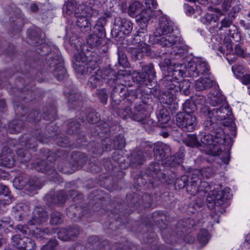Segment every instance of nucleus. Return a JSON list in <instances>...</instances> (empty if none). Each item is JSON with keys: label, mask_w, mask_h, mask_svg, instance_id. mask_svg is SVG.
<instances>
[{"label": "nucleus", "mask_w": 250, "mask_h": 250, "mask_svg": "<svg viewBox=\"0 0 250 250\" xmlns=\"http://www.w3.org/2000/svg\"><path fill=\"white\" fill-rule=\"evenodd\" d=\"M118 126L117 124H113L108 120L96 125L92 129L94 135H98L100 138H104L101 143L97 142L91 146V151L96 155H101L104 151H110L111 148L114 149H121L125 147V142L123 134H119L111 139L109 137L114 133Z\"/></svg>", "instance_id": "nucleus-1"}, {"label": "nucleus", "mask_w": 250, "mask_h": 250, "mask_svg": "<svg viewBox=\"0 0 250 250\" xmlns=\"http://www.w3.org/2000/svg\"><path fill=\"white\" fill-rule=\"evenodd\" d=\"M81 47L82 51L76 53L74 56L75 67L83 75L91 74V76L88 79L87 86L92 89H95L103 84L101 72L98 68V61L96 59L93 60L87 56L84 52V50H88L86 45Z\"/></svg>", "instance_id": "nucleus-2"}, {"label": "nucleus", "mask_w": 250, "mask_h": 250, "mask_svg": "<svg viewBox=\"0 0 250 250\" xmlns=\"http://www.w3.org/2000/svg\"><path fill=\"white\" fill-rule=\"evenodd\" d=\"M151 91H147V93L143 94V90L136 89L131 92V98H129L130 104L134 103L133 110L132 111L129 106L123 108L118 109L117 113L119 116L124 119H130L132 121L138 122H143L147 116V110L149 107V93Z\"/></svg>", "instance_id": "nucleus-3"}, {"label": "nucleus", "mask_w": 250, "mask_h": 250, "mask_svg": "<svg viewBox=\"0 0 250 250\" xmlns=\"http://www.w3.org/2000/svg\"><path fill=\"white\" fill-rule=\"evenodd\" d=\"M41 130L37 129L32 132V135H25L19 139V144L21 147L17 150L18 156L21 158V163H26L29 162L31 158V154L28 152L26 148H33L37 145V142L45 143L47 142V137L41 135Z\"/></svg>", "instance_id": "nucleus-4"}, {"label": "nucleus", "mask_w": 250, "mask_h": 250, "mask_svg": "<svg viewBox=\"0 0 250 250\" xmlns=\"http://www.w3.org/2000/svg\"><path fill=\"white\" fill-rule=\"evenodd\" d=\"M154 159L161 162L164 167H173L181 162V158L171 155L169 146L163 143H158L153 146Z\"/></svg>", "instance_id": "nucleus-5"}, {"label": "nucleus", "mask_w": 250, "mask_h": 250, "mask_svg": "<svg viewBox=\"0 0 250 250\" xmlns=\"http://www.w3.org/2000/svg\"><path fill=\"white\" fill-rule=\"evenodd\" d=\"M230 190L229 188H225L220 190L213 189L207 197V204L208 207L213 208L215 206L223 205L227 200L231 197V195L229 193Z\"/></svg>", "instance_id": "nucleus-6"}, {"label": "nucleus", "mask_w": 250, "mask_h": 250, "mask_svg": "<svg viewBox=\"0 0 250 250\" xmlns=\"http://www.w3.org/2000/svg\"><path fill=\"white\" fill-rule=\"evenodd\" d=\"M47 65L51 67H55L52 70L54 76L59 81L63 80L66 77V70L61 56L58 53H51L47 59Z\"/></svg>", "instance_id": "nucleus-7"}, {"label": "nucleus", "mask_w": 250, "mask_h": 250, "mask_svg": "<svg viewBox=\"0 0 250 250\" xmlns=\"http://www.w3.org/2000/svg\"><path fill=\"white\" fill-rule=\"evenodd\" d=\"M200 173L199 171L196 170L188 175L190 181L187 184L186 188L187 192L192 195H195L199 192L205 193L210 188L208 183L201 181L199 177Z\"/></svg>", "instance_id": "nucleus-8"}, {"label": "nucleus", "mask_w": 250, "mask_h": 250, "mask_svg": "<svg viewBox=\"0 0 250 250\" xmlns=\"http://www.w3.org/2000/svg\"><path fill=\"white\" fill-rule=\"evenodd\" d=\"M14 187L18 189L25 188L26 191H34L40 189L42 184L36 178L29 179L25 174L16 177L13 180Z\"/></svg>", "instance_id": "nucleus-9"}, {"label": "nucleus", "mask_w": 250, "mask_h": 250, "mask_svg": "<svg viewBox=\"0 0 250 250\" xmlns=\"http://www.w3.org/2000/svg\"><path fill=\"white\" fill-rule=\"evenodd\" d=\"M188 73L191 77H197L199 75H207L210 67L208 63L200 58L189 61L187 64Z\"/></svg>", "instance_id": "nucleus-10"}, {"label": "nucleus", "mask_w": 250, "mask_h": 250, "mask_svg": "<svg viewBox=\"0 0 250 250\" xmlns=\"http://www.w3.org/2000/svg\"><path fill=\"white\" fill-rule=\"evenodd\" d=\"M176 122L179 127L188 132L193 131L197 126V118L194 113L178 112L176 115Z\"/></svg>", "instance_id": "nucleus-11"}, {"label": "nucleus", "mask_w": 250, "mask_h": 250, "mask_svg": "<svg viewBox=\"0 0 250 250\" xmlns=\"http://www.w3.org/2000/svg\"><path fill=\"white\" fill-rule=\"evenodd\" d=\"M201 146H206L209 156H217L222 152L220 146L216 145L212 134H201L199 136Z\"/></svg>", "instance_id": "nucleus-12"}, {"label": "nucleus", "mask_w": 250, "mask_h": 250, "mask_svg": "<svg viewBox=\"0 0 250 250\" xmlns=\"http://www.w3.org/2000/svg\"><path fill=\"white\" fill-rule=\"evenodd\" d=\"M201 114L204 115L213 116L218 122L223 121L228 116L231 115V111L227 105L221 106L219 108L213 109L209 108L207 106H203L201 108Z\"/></svg>", "instance_id": "nucleus-13"}, {"label": "nucleus", "mask_w": 250, "mask_h": 250, "mask_svg": "<svg viewBox=\"0 0 250 250\" xmlns=\"http://www.w3.org/2000/svg\"><path fill=\"white\" fill-rule=\"evenodd\" d=\"M136 89L129 91L127 88L122 83H118L113 86L111 91V98L112 101L116 104L120 103L125 98L127 102L130 103L129 98H131L130 93Z\"/></svg>", "instance_id": "nucleus-14"}, {"label": "nucleus", "mask_w": 250, "mask_h": 250, "mask_svg": "<svg viewBox=\"0 0 250 250\" xmlns=\"http://www.w3.org/2000/svg\"><path fill=\"white\" fill-rule=\"evenodd\" d=\"M235 17L234 15L230 14L229 17H225L222 19L218 27V33L225 37L229 36L234 38L236 27L233 24V21Z\"/></svg>", "instance_id": "nucleus-15"}, {"label": "nucleus", "mask_w": 250, "mask_h": 250, "mask_svg": "<svg viewBox=\"0 0 250 250\" xmlns=\"http://www.w3.org/2000/svg\"><path fill=\"white\" fill-rule=\"evenodd\" d=\"M127 46L126 50L129 54L132 60L134 61L142 59L144 55L149 56L151 54L150 47L147 44H142V46Z\"/></svg>", "instance_id": "nucleus-16"}, {"label": "nucleus", "mask_w": 250, "mask_h": 250, "mask_svg": "<svg viewBox=\"0 0 250 250\" xmlns=\"http://www.w3.org/2000/svg\"><path fill=\"white\" fill-rule=\"evenodd\" d=\"M100 71L101 72L103 82L104 81L111 86L116 83L118 80L122 79L124 76L123 74L120 73L119 72H116V71L109 67L100 69Z\"/></svg>", "instance_id": "nucleus-17"}, {"label": "nucleus", "mask_w": 250, "mask_h": 250, "mask_svg": "<svg viewBox=\"0 0 250 250\" xmlns=\"http://www.w3.org/2000/svg\"><path fill=\"white\" fill-rule=\"evenodd\" d=\"M114 28L112 31V34L113 33L116 34V31L118 30L122 32L125 35L129 34L133 28V23L129 20L120 17H117L114 20Z\"/></svg>", "instance_id": "nucleus-18"}, {"label": "nucleus", "mask_w": 250, "mask_h": 250, "mask_svg": "<svg viewBox=\"0 0 250 250\" xmlns=\"http://www.w3.org/2000/svg\"><path fill=\"white\" fill-rule=\"evenodd\" d=\"M66 214L75 222L80 221L83 217H88L89 216L85 208L75 205H71L66 209Z\"/></svg>", "instance_id": "nucleus-19"}, {"label": "nucleus", "mask_w": 250, "mask_h": 250, "mask_svg": "<svg viewBox=\"0 0 250 250\" xmlns=\"http://www.w3.org/2000/svg\"><path fill=\"white\" fill-rule=\"evenodd\" d=\"M173 30L172 24L166 17L159 18L158 26L154 32L155 37H161L162 35L171 34Z\"/></svg>", "instance_id": "nucleus-20"}, {"label": "nucleus", "mask_w": 250, "mask_h": 250, "mask_svg": "<svg viewBox=\"0 0 250 250\" xmlns=\"http://www.w3.org/2000/svg\"><path fill=\"white\" fill-rule=\"evenodd\" d=\"M87 44L91 48H96L101 51L105 52L107 47L105 45L104 39L99 36L96 33L89 35L86 39Z\"/></svg>", "instance_id": "nucleus-21"}, {"label": "nucleus", "mask_w": 250, "mask_h": 250, "mask_svg": "<svg viewBox=\"0 0 250 250\" xmlns=\"http://www.w3.org/2000/svg\"><path fill=\"white\" fill-rule=\"evenodd\" d=\"M14 163L13 152L8 147H3L0 154V166L10 168Z\"/></svg>", "instance_id": "nucleus-22"}, {"label": "nucleus", "mask_w": 250, "mask_h": 250, "mask_svg": "<svg viewBox=\"0 0 250 250\" xmlns=\"http://www.w3.org/2000/svg\"><path fill=\"white\" fill-rule=\"evenodd\" d=\"M47 214L42 208L36 207L33 212V216L28 221V224L31 226L41 225L47 220Z\"/></svg>", "instance_id": "nucleus-23"}, {"label": "nucleus", "mask_w": 250, "mask_h": 250, "mask_svg": "<svg viewBox=\"0 0 250 250\" xmlns=\"http://www.w3.org/2000/svg\"><path fill=\"white\" fill-rule=\"evenodd\" d=\"M160 101L164 107L169 108L171 111L177 110L178 108L175 94L172 92L165 91L162 96Z\"/></svg>", "instance_id": "nucleus-24"}, {"label": "nucleus", "mask_w": 250, "mask_h": 250, "mask_svg": "<svg viewBox=\"0 0 250 250\" xmlns=\"http://www.w3.org/2000/svg\"><path fill=\"white\" fill-rule=\"evenodd\" d=\"M64 93L68 98L69 106L71 107L75 108L82 104V103L80 101V94L76 88L66 87Z\"/></svg>", "instance_id": "nucleus-25"}, {"label": "nucleus", "mask_w": 250, "mask_h": 250, "mask_svg": "<svg viewBox=\"0 0 250 250\" xmlns=\"http://www.w3.org/2000/svg\"><path fill=\"white\" fill-rule=\"evenodd\" d=\"M162 36L156 39V41L157 43L163 47H178V44L180 43V38L173 34L172 35L171 33L162 35Z\"/></svg>", "instance_id": "nucleus-26"}, {"label": "nucleus", "mask_w": 250, "mask_h": 250, "mask_svg": "<svg viewBox=\"0 0 250 250\" xmlns=\"http://www.w3.org/2000/svg\"><path fill=\"white\" fill-rule=\"evenodd\" d=\"M145 173L146 177H149L155 181L157 185V182L161 181L163 177V174L161 171L160 162L156 161L150 164Z\"/></svg>", "instance_id": "nucleus-27"}, {"label": "nucleus", "mask_w": 250, "mask_h": 250, "mask_svg": "<svg viewBox=\"0 0 250 250\" xmlns=\"http://www.w3.org/2000/svg\"><path fill=\"white\" fill-rule=\"evenodd\" d=\"M28 43L33 46L44 43V35L39 28L31 29L28 32Z\"/></svg>", "instance_id": "nucleus-28"}, {"label": "nucleus", "mask_w": 250, "mask_h": 250, "mask_svg": "<svg viewBox=\"0 0 250 250\" xmlns=\"http://www.w3.org/2000/svg\"><path fill=\"white\" fill-rule=\"evenodd\" d=\"M44 199L46 201L47 205L51 206L64 203L66 199V196L63 191L60 190L56 192L54 194L51 193L47 194L44 197Z\"/></svg>", "instance_id": "nucleus-29"}, {"label": "nucleus", "mask_w": 250, "mask_h": 250, "mask_svg": "<svg viewBox=\"0 0 250 250\" xmlns=\"http://www.w3.org/2000/svg\"><path fill=\"white\" fill-rule=\"evenodd\" d=\"M89 250H109L110 247L106 240L100 241L96 236H90L87 240Z\"/></svg>", "instance_id": "nucleus-30"}, {"label": "nucleus", "mask_w": 250, "mask_h": 250, "mask_svg": "<svg viewBox=\"0 0 250 250\" xmlns=\"http://www.w3.org/2000/svg\"><path fill=\"white\" fill-rule=\"evenodd\" d=\"M213 135V139L216 145H229L231 143V139L229 135H226L224 131L220 126L212 132Z\"/></svg>", "instance_id": "nucleus-31"}, {"label": "nucleus", "mask_w": 250, "mask_h": 250, "mask_svg": "<svg viewBox=\"0 0 250 250\" xmlns=\"http://www.w3.org/2000/svg\"><path fill=\"white\" fill-rule=\"evenodd\" d=\"M133 79L134 82H136L141 85H145L147 89H146L143 87L139 88L143 90V94L147 93V91H151L150 93L152 92L151 87L150 86L151 85V83L152 81L148 80L143 72H136L133 74Z\"/></svg>", "instance_id": "nucleus-32"}, {"label": "nucleus", "mask_w": 250, "mask_h": 250, "mask_svg": "<svg viewBox=\"0 0 250 250\" xmlns=\"http://www.w3.org/2000/svg\"><path fill=\"white\" fill-rule=\"evenodd\" d=\"M163 85L166 87L167 92H172L173 93L178 92L180 88L179 86V82L173 78L172 76H170V75L165 76L162 80Z\"/></svg>", "instance_id": "nucleus-33"}, {"label": "nucleus", "mask_w": 250, "mask_h": 250, "mask_svg": "<svg viewBox=\"0 0 250 250\" xmlns=\"http://www.w3.org/2000/svg\"><path fill=\"white\" fill-rule=\"evenodd\" d=\"M146 35L145 29L142 28L141 31L138 30L136 34L127 38V43L133 45L142 46V44H146L145 42L146 41Z\"/></svg>", "instance_id": "nucleus-34"}, {"label": "nucleus", "mask_w": 250, "mask_h": 250, "mask_svg": "<svg viewBox=\"0 0 250 250\" xmlns=\"http://www.w3.org/2000/svg\"><path fill=\"white\" fill-rule=\"evenodd\" d=\"M146 160V156L142 150L133 151L130 156V161L132 167H137L142 165Z\"/></svg>", "instance_id": "nucleus-35"}, {"label": "nucleus", "mask_w": 250, "mask_h": 250, "mask_svg": "<svg viewBox=\"0 0 250 250\" xmlns=\"http://www.w3.org/2000/svg\"><path fill=\"white\" fill-rule=\"evenodd\" d=\"M214 83V80L212 78H200L196 81L195 88L197 91H202L211 88Z\"/></svg>", "instance_id": "nucleus-36"}, {"label": "nucleus", "mask_w": 250, "mask_h": 250, "mask_svg": "<svg viewBox=\"0 0 250 250\" xmlns=\"http://www.w3.org/2000/svg\"><path fill=\"white\" fill-rule=\"evenodd\" d=\"M41 165L43 167H41L37 169L41 171L42 172H44L46 175L49 176V179L51 180H54L57 178L58 174L56 169L54 168V164L53 162L50 164H47L45 162H42Z\"/></svg>", "instance_id": "nucleus-37"}, {"label": "nucleus", "mask_w": 250, "mask_h": 250, "mask_svg": "<svg viewBox=\"0 0 250 250\" xmlns=\"http://www.w3.org/2000/svg\"><path fill=\"white\" fill-rule=\"evenodd\" d=\"M13 92L15 93L16 97L21 100L27 99L28 101H31L33 96L35 95L34 91L29 89L28 85H26L21 89H14Z\"/></svg>", "instance_id": "nucleus-38"}, {"label": "nucleus", "mask_w": 250, "mask_h": 250, "mask_svg": "<svg viewBox=\"0 0 250 250\" xmlns=\"http://www.w3.org/2000/svg\"><path fill=\"white\" fill-rule=\"evenodd\" d=\"M24 24V19L22 14L18 13L15 16H12L10 20V25L13 32L19 33Z\"/></svg>", "instance_id": "nucleus-39"}, {"label": "nucleus", "mask_w": 250, "mask_h": 250, "mask_svg": "<svg viewBox=\"0 0 250 250\" xmlns=\"http://www.w3.org/2000/svg\"><path fill=\"white\" fill-rule=\"evenodd\" d=\"M53 232V229L52 228H36L35 229L30 230V233L33 237L42 240L45 238L46 236L52 234Z\"/></svg>", "instance_id": "nucleus-40"}, {"label": "nucleus", "mask_w": 250, "mask_h": 250, "mask_svg": "<svg viewBox=\"0 0 250 250\" xmlns=\"http://www.w3.org/2000/svg\"><path fill=\"white\" fill-rule=\"evenodd\" d=\"M201 114L205 118L203 126L206 131L212 132L219 127V122L213 116Z\"/></svg>", "instance_id": "nucleus-41"}, {"label": "nucleus", "mask_w": 250, "mask_h": 250, "mask_svg": "<svg viewBox=\"0 0 250 250\" xmlns=\"http://www.w3.org/2000/svg\"><path fill=\"white\" fill-rule=\"evenodd\" d=\"M82 114L79 118L80 119L82 118V122H84V118L85 117L87 121L89 124H96L100 120V114L93 109H89L87 110L86 114L83 112Z\"/></svg>", "instance_id": "nucleus-42"}, {"label": "nucleus", "mask_w": 250, "mask_h": 250, "mask_svg": "<svg viewBox=\"0 0 250 250\" xmlns=\"http://www.w3.org/2000/svg\"><path fill=\"white\" fill-rule=\"evenodd\" d=\"M208 101L210 105L216 106L224 103L225 101V98L221 93L215 90L209 94L208 97Z\"/></svg>", "instance_id": "nucleus-43"}, {"label": "nucleus", "mask_w": 250, "mask_h": 250, "mask_svg": "<svg viewBox=\"0 0 250 250\" xmlns=\"http://www.w3.org/2000/svg\"><path fill=\"white\" fill-rule=\"evenodd\" d=\"M106 24V19L105 17H101L97 21L94 27V33L103 38L105 37V31L104 26Z\"/></svg>", "instance_id": "nucleus-44"}, {"label": "nucleus", "mask_w": 250, "mask_h": 250, "mask_svg": "<svg viewBox=\"0 0 250 250\" xmlns=\"http://www.w3.org/2000/svg\"><path fill=\"white\" fill-rule=\"evenodd\" d=\"M76 23L81 32L87 33L91 30V25L87 17L83 16L78 17Z\"/></svg>", "instance_id": "nucleus-45"}, {"label": "nucleus", "mask_w": 250, "mask_h": 250, "mask_svg": "<svg viewBox=\"0 0 250 250\" xmlns=\"http://www.w3.org/2000/svg\"><path fill=\"white\" fill-rule=\"evenodd\" d=\"M187 72V65L186 64L180 63L174 64V68L172 69V75L173 78L179 80L180 78H183L185 73Z\"/></svg>", "instance_id": "nucleus-46"}, {"label": "nucleus", "mask_w": 250, "mask_h": 250, "mask_svg": "<svg viewBox=\"0 0 250 250\" xmlns=\"http://www.w3.org/2000/svg\"><path fill=\"white\" fill-rule=\"evenodd\" d=\"M151 15L152 11L150 9H144L137 16V21L142 28L146 26Z\"/></svg>", "instance_id": "nucleus-47"}, {"label": "nucleus", "mask_w": 250, "mask_h": 250, "mask_svg": "<svg viewBox=\"0 0 250 250\" xmlns=\"http://www.w3.org/2000/svg\"><path fill=\"white\" fill-rule=\"evenodd\" d=\"M14 223L9 217H3L0 219V231L5 233L10 231V228L13 229Z\"/></svg>", "instance_id": "nucleus-48"}, {"label": "nucleus", "mask_w": 250, "mask_h": 250, "mask_svg": "<svg viewBox=\"0 0 250 250\" xmlns=\"http://www.w3.org/2000/svg\"><path fill=\"white\" fill-rule=\"evenodd\" d=\"M142 71L146 74L147 79L152 82L156 77V72L154 68V65L151 63L143 66Z\"/></svg>", "instance_id": "nucleus-49"}, {"label": "nucleus", "mask_w": 250, "mask_h": 250, "mask_svg": "<svg viewBox=\"0 0 250 250\" xmlns=\"http://www.w3.org/2000/svg\"><path fill=\"white\" fill-rule=\"evenodd\" d=\"M184 143L186 146L192 147H198L201 146L199 137L197 138L196 135L194 134L188 135L187 137L184 139Z\"/></svg>", "instance_id": "nucleus-50"}, {"label": "nucleus", "mask_w": 250, "mask_h": 250, "mask_svg": "<svg viewBox=\"0 0 250 250\" xmlns=\"http://www.w3.org/2000/svg\"><path fill=\"white\" fill-rule=\"evenodd\" d=\"M223 125L225 126L228 127L229 128V129L231 131V135H233L234 136L236 135L235 132V123L233 122V120L231 117L228 116L226 118V119H224L222 121L219 122V125Z\"/></svg>", "instance_id": "nucleus-51"}, {"label": "nucleus", "mask_w": 250, "mask_h": 250, "mask_svg": "<svg viewBox=\"0 0 250 250\" xmlns=\"http://www.w3.org/2000/svg\"><path fill=\"white\" fill-rule=\"evenodd\" d=\"M158 122L160 124H166L170 119V117L167 110L165 108H162L157 114Z\"/></svg>", "instance_id": "nucleus-52"}, {"label": "nucleus", "mask_w": 250, "mask_h": 250, "mask_svg": "<svg viewBox=\"0 0 250 250\" xmlns=\"http://www.w3.org/2000/svg\"><path fill=\"white\" fill-rule=\"evenodd\" d=\"M63 10H65L68 15H71L73 13H79V10L77 8V3L75 0L67 1L63 7Z\"/></svg>", "instance_id": "nucleus-53"}, {"label": "nucleus", "mask_w": 250, "mask_h": 250, "mask_svg": "<svg viewBox=\"0 0 250 250\" xmlns=\"http://www.w3.org/2000/svg\"><path fill=\"white\" fill-rule=\"evenodd\" d=\"M22 121L15 120L10 123L9 125V131L11 133H16L21 131L23 127Z\"/></svg>", "instance_id": "nucleus-54"}, {"label": "nucleus", "mask_w": 250, "mask_h": 250, "mask_svg": "<svg viewBox=\"0 0 250 250\" xmlns=\"http://www.w3.org/2000/svg\"><path fill=\"white\" fill-rule=\"evenodd\" d=\"M80 129V123L75 120H70L67 125V132L69 134H75L79 132Z\"/></svg>", "instance_id": "nucleus-55"}, {"label": "nucleus", "mask_w": 250, "mask_h": 250, "mask_svg": "<svg viewBox=\"0 0 250 250\" xmlns=\"http://www.w3.org/2000/svg\"><path fill=\"white\" fill-rule=\"evenodd\" d=\"M99 100L104 104H106L108 98V91L105 88H100L96 90L94 94Z\"/></svg>", "instance_id": "nucleus-56"}, {"label": "nucleus", "mask_w": 250, "mask_h": 250, "mask_svg": "<svg viewBox=\"0 0 250 250\" xmlns=\"http://www.w3.org/2000/svg\"><path fill=\"white\" fill-rule=\"evenodd\" d=\"M146 174L144 172H142L136 179V183L140 187L145 185L148 182H151L152 184H155L156 182L151 178L146 177Z\"/></svg>", "instance_id": "nucleus-57"}, {"label": "nucleus", "mask_w": 250, "mask_h": 250, "mask_svg": "<svg viewBox=\"0 0 250 250\" xmlns=\"http://www.w3.org/2000/svg\"><path fill=\"white\" fill-rule=\"evenodd\" d=\"M25 237H21L20 235L15 234L12 235L11 238V245L17 249L21 250Z\"/></svg>", "instance_id": "nucleus-58"}, {"label": "nucleus", "mask_w": 250, "mask_h": 250, "mask_svg": "<svg viewBox=\"0 0 250 250\" xmlns=\"http://www.w3.org/2000/svg\"><path fill=\"white\" fill-rule=\"evenodd\" d=\"M209 239V233L208 231L205 229H201L197 235V240L199 243L203 246L208 243Z\"/></svg>", "instance_id": "nucleus-59"}, {"label": "nucleus", "mask_w": 250, "mask_h": 250, "mask_svg": "<svg viewBox=\"0 0 250 250\" xmlns=\"http://www.w3.org/2000/svg\"><path fill=\"white\" fill-rule=\"evenodd\" d=\"M63 215L58 211H53L50 214V223L52 225H57L63 222Z\"/></svg>", "instance_id": "nucleus-60"}, {"label": "nucleus", "mask_w": 250, "mask_h": 250, "mask_svg": "<svg viewBox=\"0 0 250 250\" xmlns=\"http://www.w3.org/2000/svg\"><path fill=\"white\" fill-rule=\"evenodd\" d=\"M218 50L222 53L226 54V55L233 52L231 42L229 39H226L224 41L223 46H219Z\"/></svg>", "instance_id": "nucleus-61"}, {"label": "nucleus", "mask_w": 250, "mask_h": 250, "mask_svg": "<svg viewBox=\"0 0 250 250\" xmlns=\"http://www.w3.org/2000/svg\"><path fill=\"white\" fill-rule=\"evenodd\" d=\"M187 182H189L188 176L183 175L176 179L174 186L176 189H180L187 186Z\"/></svg>", "instance_id": "nucleus-62"}, {"label": "nucleus", "mask_w": 250, "mask_h": 250, "mask_svg": "<svg viewBox=\"0 0 250 250\" xmlns=\"http://www.w3.org/2000/svg\"><path fill=\"white\" fill-rule=\"evenodd\" d=\"M21 250H36V246L34 241L28 237L25 238L24 242H23Z\"/></svg>", "instance_id": "nucleus-63"}, {"label": "nucleus", "mask_w": 250, "mask_h": 250, "mask_svg": "<svg viewBox=\"0 0 250 250\" xmlns=\"http://www.w3.org/2000/svg\"><path fill=\"white\" fill-rule=\"evenodd\" d=\"M58 245V242L56 239L51 238L41 248V250H56Z\"/></svg>", "instance_id": "nucleus-64"}]
</instances>
